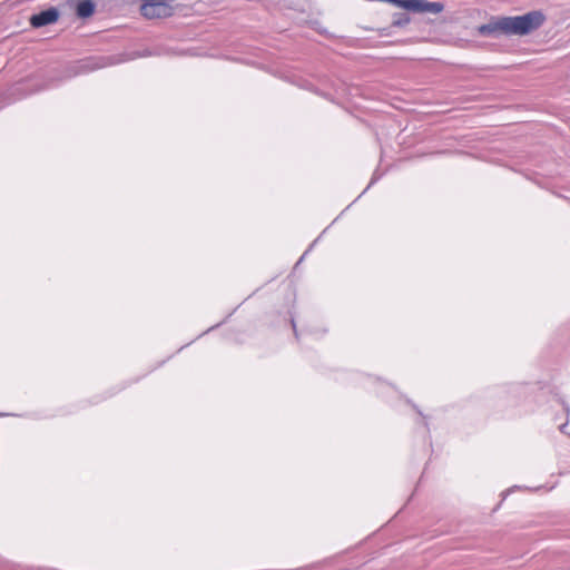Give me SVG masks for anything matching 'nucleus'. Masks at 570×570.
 I'll use <instances>...</instances> for the list:
<instances>
[{"label": "nucleus", "instance_id": "nucleus-1", "mask_svg": "<svg viewBox=\"0 0 570 570\" xmlns=\"http://www.w3.org/2000/svg\"><path fill=\"white\" fill-rule=\"evenodd\" d=\"M546 20L541 11H530L517 17H500L478 27L479 35L499 38L500 36H524L540 28Z\"/></svg>", "mask_w": 570, "mask_h": 570}, {"label": "nucleus", "instance_id": "nucleus-2", "mask_svg": "<svg viewBox=\"0 0 570 570\" xmlns=\"http://www.w3.org/2000/svg\"><path fill=\"white\" fill-rule=\"evenodd\" d=\"M58 18L59 11L56 8H49L37 14L31 16L30 23L35 28H40L56 22Z\"/></svg>", "mask_w": 570, "mask_h": 570}, {"label": "nucleus", "instance_id": "nucleus-3", "mask_svg": "<svg viewBox=\"0 0 570 570\" xmlns=\"http://www.w3.org/2000/svg\"><path fill=\"white\" fill-rule=\"evenodd\" d=\"M76 12L80 18H88L95 12V4L91 0H81L77 3Z\"/></svg>", "mask_w": 570, "mask_h": 570}, {"label": "nucleus", "instance_id": "nucleus-4", "mask_svg": "<svg viewBox=\"0 0 570 570\" xmlns=\"http://www.w3.org/2000/svg\"><path fill=\"white\" fill-rule=\"evenodd\" d=\"M411 21V18L407 13L404 12H395L392 17V27L403 28L407 26Z\"/></svg>", "mask_w": 570, "mask_h": 570}, {"label": "nucleus", "instance_id": "nucleus-5", "mask_svg": "<svg viewBox=\"0 0 570 570\" xmlns=\"http://www.w3.org/2000/svg\"><path fill=\"white\" fill-rule=\"evenodd\" d=\"M564 428H566V424H562V425L560 426L561 432H564Z\"/></svg>", "mask_w": 570, "mask_h": 570}, {"label": "nucleus", "instance_id": "nucleus-6", "mask_svg": "<svg viewBox=\"0 0 570 570\" xmlns=\"http://www.w3.org/2000/svg\"><path fill=\"white\" fill-rule=\"evenodd\" d=\"M564 410H566L567 413H569V411H570L568 405H564Z\"/></svg>", "mask_w": 570, "mask_h": 570}]
</instances>
